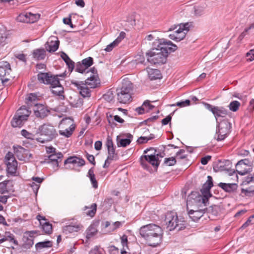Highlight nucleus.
<instances>
[{"mask_svg": "<svg viewBox=\"0 0 254 254\" xmlns=\"http://www.w3.org/2000/svg\"><path fill=\"white\" fill-rule=\"evenodd\" d=\"M81 63L88 69V67H90L93 64V60L92 58L88 57L87 58L83 59Z\"/></svg>", "mask_w": 254, "mask_h": 254, "instance_id": "48", "label": "nucleus"}, {"mask_svg": "<svg viewBox=\"0 0 254 254\" xmlns=\"http://www.w3.org/2000/svg\"><path fill=\"white\" fill-rule=\"evenodd\" d=\"M241 104L238 101H233L228 105L229 109L230 111L235 112H237L240 107Z\"/></svg>", "mask_w": 254, "mask_h": 254, "instance_id": "41", "label": "nucleus"}, {"mask_svg": "<svg viewBox=\"0 0 254 254\" xmlns=\"http://www.w3.org/2000/svg\"><path fill=\"white\" fill-rule=\"evenodd\" d=\"M148 141V139L147 137L145 136H141L138 138L137 140V142L139 144H142L147 142Z\"/></svg>", "mask_w": 254, "mask_h": 254, "instance_id": "57", "label": "nucleus"}, {"mask_svg": "<svg viewBox=\"0 0 254 254\" xmlns=\"http://www.w3.org/2000/svg\"><path fill=\"white\" fill-rule=\"evenodd\" d=\"M117 45H118L116 43V42L113 41L106 47L105 50L107 52H110L114 47H116Z\"/></svg>", "mask_w": 254, "mask_h": 254, "instance_id": "54", "label": "nucleus"}, {"mask_svg": "<svg viewBox=\"0 0 254 254\" xmlns=\"http://www.w3.org/2000/svg\"><path fill=\"white\" fill-rule=\"evenodd\" d=\"M4 237L8 238L7 241L13 242L15 245H18V242L14 239V236L12 234H11L10 232H6L5 236Z\"/></svg>", "mask_w": 254, "mask_h": 254, "instance_id": "52", "label": "nucleus"}, {"mask_svg": "<svg viewBox=\"0 0 254 254\" xmlns=\"http://www.w3.org/2000/svg\"><path fill=\"white\" fill-rule=\"evenodd\" d=\"M9 181H4L0 183V193L5 194L8 192L7 189V184Z\"/></svg>", "mask_w": 254, "mask_h": 254, "instance_id": "46", "label": "nucleus"}, {"mask_svg": "<svg viewBox=\"0 0 254 254\" xmlns=\"http://www.w3.org/2000/svg\"><path fill=\"white\" fill-rule=\"evenodd\" d=\"M206 7V5L205 4L194 6L193 10L194 15L196 16L202 15L204 13Z\"/></svg>", "mask_w": 254, "mask_h": 254, "instance_id": "39", "label": "nucleus"}, {"mask_svg": "<svg viewBox=\"0 0 254 254\" xmlns=\"http://www.w3.org/2000/svg\"><path fill=\"white\" fill-rule=\"evenodd\" d=\"M81 228L80 224L69 225L63 227V230L66 233L78 232Z\"/></svg>", "mask_w": 254, "mask_h": 254, "instance_id": "32", "label": "nucleus"}, {"mask_svg": "<svg viewBox=\"0 0 254 254\" xmlns=\"http://www.w3.org/2000/svg\"><path fill=\"white\" fill-rule=\"evenodd\" d=\"M27 120L15 114L11 122V126L14 127H20Z\"/></svg>", "mask_w": 254, "mask_h": 254, "instance_id": "28", "label": "nucleus"}, {"mask_svg": "<svg viewBox=\"0 0 254 254\" xmlns=\"http://www.w3.org/2000/svg\"><path fill=\"white\" fill-rule=\"evenodd\" d=\"M176 159L175 157H172L166 158L164 160V163L167 166H171L174 165L176 163Z\"/></svg>", "mask_w": 254, "mask_h": 254, "instance_id": "50", "label": "nucleus"}, {"mask_svg": "<svg viewBox=\"0 0 254 254\" xmlns=\"http://www.w3.org/2000/svg\"><path fill=\"white\" fill-rule=\"evenodd\" d=\"M121 243L123 247L127 246V237L126 235H124L121 238Z\"/></svg>", "mask_w": 254, "mask_h": 254, "instance_id": "58", "label": "nucleus"}, {"mask_svg": "<svg viewBox=\"0 0 254 254\" xmlns=\"http://www.w3.org/2000/svg\"><path fill=\"white\" fill-rule=\"evenodd\" d=\"M87 209H90V210L86 212V214L92 217L95 215L96 213L97 210V204L96 203H93L90 207L86 206H85L84 210H86Z\"/></svg>", "mask_w": 254, "mask_h": 254, "instance_id": "40", "label": "nucleus"}, {"mask_svg": "<svg viewBox=\"0 0 254 254\" xmlns=\"http://www.w3.org/2000/svg\"><path fill=\"white\" fill-rule=\"evenodd\" d=\"M189 23L181 24L178 25H173L170 27L168 31H175V32L169 35V37L176 42H179L183 40L189 31Z\"/></svg>", "mask_w": 254, "mask_h": 254, "instance_id": "8", "label": "nucleus"}, {"mask_svg": "<svg viewBox=\"0 0 254 254\" xmlns=\"http://www.w3.org/2000/svg\"><path fill=\"white\" fill-rule=\"evenodd\" d=\"M75 70L76 71L81 73L83 72L88 73L89 72V70L80 62H78L76 64Z\"/></svg>", "mask_w": 254, "mask_h": 254, "instance_id": "44", "label": "nucleus"}, {"mask_svg": "<svg viewBox=\"0 0 254 254\" xmlns=\"http://www.w3.org/2000/svg\"><path fill=\"white\" fill-rule=\"evenodd\" d=\"M150 151H153L152 153L148 154V155H142L140 158V164L142 166L146 169L147 167V162L151 164L153 166L158 167L160 161L159 160V154H156V150L153 147L147 148L144 150L143 153L147 154Z\"/></svg>", "mask_w": 254, "mask_h": 254, "instance_id": "7", "label": "nucleus"}, {"mask_svg": "<svg viewBox=\"0 0 254 254\" xmlns=\"http://www.w3.org/2000/svg\"><path fill=\"white\" fill-rule=\"evenodd\" d=\"M63 22L66 25H69L71 28L73 27V25L71 22V19L70 17L64 18L63 19Z\"/></svg>", "mask_w": 254, "mask_h": 254, "instance_id": "59", "label": "nucleus"}, {"mask_svg": "<svg viewBox=\"0 0 254 254\" xmlns=\"http://www.w3.org/2000/svg\"><path fill=\"white\" fill-rule=\"evenodd\" d=\"M171 117L170 116H167L165 118L163 119L162 120V124L163 125H167L169 122H171Z\"/></svg>", "mask_w": 254, "mask_h": 254, "instance_id": "61", "label": "nucleus"}, {"mask_svg": "<svg viewBox=\"0 0 254 254\" xmlns=\"http://www.w3.org/2000/svg\"><path fill=\"white\" fill-rule=\"evenodd\" d=\"M63 157V155L60 152L52 154L48 156V158L45 159V162L51 163L54 167H56L58 168L59 167V164L62 161Z\"/></svg>", "mask_w": 254, "mask_h": 254, "instance_id": "18", "label": "nucleus"}, {"mask_svg": "<svg viewBox=\"0 0 254 254\" xmlns=\"http://www.w3.org/2000/svg\"><path fill=\"white\" fill-rule=\"evenodd\" d=\"M220 207L216 205H212L205 209V211L214 216H218L220 214Z\"/></svg>", "mask_w": 254, "mask_h": 254, "instance_id": "33", "label": "nucleus"}, {"mask_svg": "<svg viewBox=\"0 0 254 254\" xmlns=\"http://www.w3.org/2000/svg\"><path fill=\"white\" fill-rule=\"evenodd\" d=\"M5 159L7 173L11 175L14 174L17 170V162L13 154L11 152H8L5 157Z\"/></svg>", "mask_w": 254, "mask_h": 254, "instance_id": "13", "label": "nucleus"}, {"mask_svg": "<svg viewBox=\"0 0 254 254\" xmlns=\"http://www.w3.org/2000/svg\"><path fill=\"white\" fill-rule=\"evenodd\" d=\"M58 75H52L49 73L39 72L37 75L38 81L45 84H50L52 93L57 96H62L64 87L61 84Z\"/></svg>", "mask_w": 254, "mask_h": 254, "instance_id": "4", "label": "nucleus"}, {"mask_svg": "<svg viewBox=\"0 0 254 254\" xmlns=\"http://www.w3.org/2000/svg\"><path fill=\"white\" fill-rule=\"evenodd\" d=\"M86 157L89 162L94 165H95V157L93 155H90L87 153Z\"/></svg>", "mask_w": 254, "mask_h": 254, "instance_id": "56", "label": "nucleus"}, {"mask_svg": "<svg viewBox=\"0 0 254 254\" xmlns=\"http://www.w3.org/2000/svg\"><path fill=\"white\" fill-rule=\"evenodd\" d=\"M190 100H186L185 101H182L180 102H177L176 104L171 105V106H177L180 107H185L186 106H190Z\"/></svg>", "mask_w": 254, "mask_h": 254, "instance_id": "49", "label": "nucleus"}, {"mask_svg": "<svg viewBox=\"0 0 254 254\" xmlns=\"http://www.w3.org/2000/svg\"><path fill=\"white\" fill-rule=\"evenodd\" d=\"M185 150L184 149H180L178 152L176 153V157L178 160L183 159L186 158V155H184Z\"/></svg>", "mask_w": 254, "mask_h": 254, "instance_id": "53", "label": "nucleus"}, {"mask_svg": "<svg viewBox=\"0 0 254 254\" xmlns=\"http://www.w3.org/2000/svg\"><path fill=\"white\" fill-rule=\"evenodd\" d=\"M85 161L82 158L73 156L67 158L64 162V164H76L78 166L81 167L85 165Z\"/></svg>", "mask_w": 254, "mask_h": 254, "instance_id": "23", "label": "nucleus"}, {"mask_svg": "<svg viewBox=\"0 0 254 254\" xmlns=\"http://www.w3.org/2000/svg\"><path fill=\"white\" fill-rule=\"evenodd\" d=\"M30 114L31 111L24 106L21 107L16 112V114L18 115L19 117H21V118L26 120Z\"/></svg>", "mask_w": 254, "mask_h": 254, "instance_id": "29", "label": "nucleus"}, {"mask_svg": "<svg viewBox=\"0 0 254 254\" xmlns=\"http://www.w3.org/2000/svg\"><path fill=\"white\" fill-rule=\"evenodd\" d=\"M33 111L35 116L41 119L45 118L50 113V111L42 104H35Z\"/></svg>", "mask_w": 254, "mask_h": 254, "instance_id": "19", "label": "nucleus"}, {"mask_svg": "<svg viewBox=\"0 0 254 254\" xmlns=\"http://www.w3.org/2000/svg\"><path fill=\"white\" fill-rule=\"evenodd\" d=\"M15 57L19 59V60L23 61V62H26V59L25 58V56L23 54H18L15 55Z\"/></svg>", "mask_w": 254, "mask_h": 254, "instance_id": "62", "label": "nucleus"}, {"mask_svg": "<svg viewBox=\"0 0 254 254\" xmlns=\"http://www.w3.org/2000/svg\"><path fill=\"white\" fill-rule=\"evenodd\" d=\"M139 233L150 246L155 247L161 243L163 232L162 228L157 225H144L140 228Z\"/></svg>", "mask_w": 254, "mask_h": 254, "instance_id": "2", "label": "nucleus"}, {"mask_svg": "<svg viewBox=\"0 0 254 254\" xmlns=\"http://www.w3.org/2000/svg\"><path fill=\"white\" fill-rule=\"evenodd\" d=\"M14 150L15 155L20 160H24L28 155L30 157L31 156V154L29 153L28 150L21 146H18L17 147H14Z\"/></svg>", "mask_w": 254, "mask_h": 254, "instance_id": "22", "label": "nucleus"}, {"mask_svg": "<svg viewBox=\"0 0 254 254\" xmlns=\"http://www.w3.org/2000/svg\"><path fill=\"white\" fill-rule=\"evenodd\" d=\"M127 138H122L118 142V146L126 147L129 145L133 138V136L130 133L126 135Z\"/></svg>", "mask_w": 254, "mask_h": 254, "instance_id": "30", "label": "nucleus"}, {"mask_svg": "<svg viewBox=\"0 0 254 254\" xmlns=\"http://www.w3.org/2000/svg\"><path fill=\"white\" fill-rule=\"evenodd\" d=\"M2 194H0V202L5 204L6 203L8 198L9 197V195H2Z\"/></svg>", "mask_w": 254, "mask_h": 254, "instance_id": "60", "label": "nucleus"}, {"mask_svg": "<svg viewBox=\"0 0 254 254\" xmlns=\"http://www.w3.org/2000/svg\"><path fill=\"white\" fill-rule=\"evenodd\" d=\"M91 72L93 73L92 76L88 77L85 81L84 83L86 84L90 88H96L98 84H100L98 78L95 74H97V71L95 67L91 69Z\"/></svg>", "mask_w": 254, "mask_h": 254, "instance_id": "20", "label": "nucleus"}, {"mask_svg": "<svg viewBox=\"0 0 254 254\" xmlns=\"http://www.w3.org/2000/svg\"><path fill=\"white\" fill-rule=\"evenodd\" d=\"M37 99V96L33 93H30L28 95V97L26 98V103L29 106H32V103H33V104L35 105L36 103H35V102L36 101Z\"/></svg>", "mask_w": 254, "mask_h": 254, "instance_id": "45", "label": "nucleus"}, {"mask_svg": "<svg viewBox=\"0 0 254 254\" xmlns=\"http://www.w3.org/2000/svg\"><path fill=\"white\" fill-rule=\"evenodd\" d=\"M36 231H27L25 233L24 236V243L23 245L24 248L30 249L34 244L33 236L34 234H37Z\"/></svg>", "mask_w": 254, "mask_h": 254, "instance_id": "21", "label": "nucleus"}, {"mask_svg": "<svg viewBox=\"0 0 254 254\" xmlns=\"http://www.w3.org/2000/svg\"><path fill=\"white\" fill-rule=\"evenodd\" d=\"M40 17L38 13L33 14L31 12L21 13L18 16V20L25 23H34L37 21Z\"/></svg>", "mask_w": 254, "mask_h": 254, "instance_id": "16", "label": "nucleus"}, {"mask_svg": "<svg viewBox=\"0 0 254 254\" xmlns=\"http://www.w3.org/2000/svg\"><path fill=\"white\" fill-rule=\"evenodd\" d=\"M43 231L46 234H51L52 232V225L49 222L45 221L41 225Z\"/></svg>", "mask_w": 254, "mask_h": 254, "instance_id": "43", "label": "nucleus"}, {"mask_svg": "<svg viewBox=\"0 0 254 254\" xmlns=\"http://www.w3.org/2000/svg\"><path fill=\"white\" fill-rule=\"evenodd\" d=\"M165 222L170 231L177 229L178 231L184 229L185 226L182 224V221L178 220V216L175 212H167L165 215Z\"/></svg>", "mask_w": 254, "mask_h": 254, "instance_id": "9", "label": "nucleus"}, {"mask_svg": "<svg viewBox=\"0 0 254 254\" xmlns=\"http://www.w3.org/2000/svg\"><path fill=\"white\" fill-rule=\"evenodd\" d=\"M102 143L101 141H97L94 144L95 149L96 150H100L101 149Z\"/></svg>", "mask_w": 254, "mask_h": 254, "instance_id": "64", "label": "nucleus"}, {"mask_svg": "<svg viewBox=\"0 0 254 254\" xmlns=\"http://www.w3.org/2000/svg\"><path fill=\"white\" fill-rule=\"evenodd\" d=\"M61 58L65 62L68 66L69 71H72L74 67V63L69 58V57L64 53L63 52L61 54Z\"/></svg>", "mask_w": 254, "mask_h": 254, "instance_id": "31", "label": "nucleus"}, {"mask_svg": "<svg viewBox=\"0 0 254 254\" xmlns=\"http://www.w3.org/2000/svg\"><path fill=\"white\" fill-rule=\"evenodd\" d=\"M133 85L127 78L123 79L121 87L117 89V100L121 103L126 104L131 101Z\"/></svg>", "mask_w": 254, "mask_h": 254, "instance_id": "6", "label": "nucleus"}, {"mask_svg": "<svg viewBox=\"0 0 254 254\" xmlns=\"http://www.w3.org/2000/svg\"><path fill=\"white\" fill-rule=\"evenodd\" d=\"M74 129H75V125L73 124H72L70 126V127L68 128L65 129L64 130H60L59 133L61 135L64 136L66 137H69L72 134L73 131L74 130Z\"/></svg>", "mask_w": 254, "mask_h": 254, "instance_id": "38", "label": "nucleus"}, {"mask_svg": "<svg viewBox=\"0 0 254 254\" xmlns=\"http://www.w3.org/2000/svg\"><path fill=\"white\" fill-rule=\"evenodd\" d=\"M157 48H153L146 53L147 61L153 64H162L167 61L169 54L175 52L177 46L170 41L158 40Z\"/></svg>", "mask_w": 254, "mask_h": 254, "instance_id": "1", "label": "nucleus"}, {"mask_svg": "<svg viewBox=\"0 0 254 254\" xmlns=\"http://www.w3.org/2000/svg\"><path fill=\"white\" fill-rule=\"evenodd\" d=\"M215 138L218 141L224 140L229 134L231 128V124L227 120H223L217 125Z\"/></svg>", "mask_w": 254, "mask_h": 254, "instance_id": "10", "label": "nucleus"}, {"mask_svg": "<svg viewBox=\"0 0 254 254\" xmlns=\"http://www.w3.org/2000/svg\"><path fill=\"white\" fill-rule=\"evenodd\" d=\"M87 176L90 178L93 187L95 189H97L98 188V183L96 180L93 168H91L89 170Z\"/></svg>", "mask_w": 254, "mask_h": 254, "instance_id": "36", "label": "nucleus"}, {"mask_svg": "<svg viewBox=\"0 0 254 254\" xmlns=\"http://www.w3.org/2000/svg\"><path fill=\"white\" fill-rule=\"evenodd\" d=\"M106 145L108 149L107 157H108V159H110V160H117L118 158V154L115 152V148L111 137L108 136L107 138Z\"/></svg>", "mask_w": 254, "mask_h": 254, "instance_id": "17", "label": "nucleus"}, {"mask_svg": "<svg viewBox=\"0 0 254 254\" xmlns=\"http://www.w3.org/2000/svg\"><path fill=\"white\" fill-rule=\"evenodd\" d=\"M108 120L109 123L111 125V126L112 127H113V125L114 126L116 125V124L114 123V121H115L120 123H123L125 122L123 119L120 118L118 115H116L114 117V120L113 121H112L111 119H110L109 118V117H108Z\"/></svg>", "mask_w": 254, "mask_h": 254, "instance_id": "47", "label": "nucleus"}, {"mask_svg": "<svg viewBox=\"0 0 254 254\" xmlns=\"http://www.w3.org/2000/svg\"><path fill=\"white\" fill-rule=\"evenodd\" d=\"M213 169L215 172L226 171L229 172L230 175H232L235 173V171L230 169V167H225L224 165H222L221 163L215 166Z\"/></svg>", "mask_w": 254, "mask_h": 254, "instance_id": "34", "label": "nucleus"}, {"mask_svg": "<svg viewBox=\"0 0 254 254\" xmlns=\"http://www.w3.org/2000/svg\"><path fill=\"white\" fill-rule=\"evenodd\" d=\"M53 246L52 242L46 241L44 242H39L35 245V248L37 250H41L43 248H51Z\"/></svg>", "mask_w": 254, "mask_h": 254, "instance_id": "37", "label": "nucleus"}, {"mask_svg": "<svg viewBox=\"0 0 254 254\" xmlns=\"http://www.w3.org/2000/svg\"><path fill=\"white\" fill-rule=\"evenodd\" d=\"M218 186L222 188L224 190L227 192H232L237 189V185L235 183L226 184L224 183H220Z\"/></svg>", "mask_w": 254, "mask_h": 254, "instance_id": "25", "label": "nucleus"}, {"mask_svg": "<svg viewBox=\"0 0 254 254\" xmlns=\"http://www.w3.org/2000/svg\"><path fill=\"white\" fill-rule=\"evenodd\" d=\"M36 134L40 135L37 140L42 143L52 140L58 135L56 129L49 123L40 126L36 131Z\"/></svg>", "mask_w": 254, "mask_h": 254, "instance_id": "5", "label": "nucleus"}, {"mask_svg": "<svg viewBox=\"0 0 254 254\" xmlns=\"http://www.w3.org/2000/svg\"><path fill=\"white\" fill-rule=\"evenodd\" d=\"M211 156L209 155L206 156L201 159V163L203 165H206L208 162L211 159Z\"/></svg>", "mask_w": 254, "mask_h": 254, "instance_id": "55", "label": "nucleus"}, {"mask_svg": "<svg viewBox=\"0 0 254 254\" xmlns=\"http://www.w3.org/2000/svg\"><path fill=\"white\" fill-rule=\"evenodd\" d=\"M147 72L150 80H156L162 77L160 71L157 69L148 68Z\"/></svg>", "mask_w": 254, "mask_h": 254, "instance_id": "27", "label": "nucleus"}, {"mask_svg": "<svg viewBox=\"0 0 254 254\" xmlns=\"http://www.w3.org/2000/svg\"><path fill=\"white\" fill-rule=\"evenodd\" d=\"M97 232L98 231L95 225H91L86 230V238L87 239H90L95 236L97 234Z\"/></svg>", "mask_w": 254, "mask_h": 254, "instance_id": "35", "label": "nucleus"}, {"mask_svg": "<svg viewBox=\"0 0 254 254\" xmlns=\"http://www.w3.org/2000/svg\"><path fill=\"white\" fill-rule=\"evenodd\" d=\"M252 168L251 166L240 167L239 169L237 168V172L240 175L243 176L252 171Z\"/></svg>", "mask_w": 254, "mask_h": 254, "instance_id": "42", "label": "nucleus"}, {"mask_svg": "<svg viewBox=\"0 0 254 254\" xmlns=\"http://www.w3.org/2000/svg\"><path fill=\"white\" fill-rule=\"evenodd\" d=\"M212 186V178L211 176H208L207 182L203 184L200 190L201 194L197 192H192L189 196L190 198L192 199L193 203H195L197 206H206L208 204L209 198L212 196L210 190Z\"/></svg>", "mask_w": 254, "mask_h": 254, "instance_id": "3", "label": "nucleus"}, {"mask_svg": "<svg viewBox=\"0 0 254 254\" xmlns=\"http://www.w3.org/2000/svg\"><path fill=\"white\" fill-rule=\"evenodd\" d=\"M46 151L47 153L48 154H54L56 153V149L53 147H49L46 148Z\"/></svg>", "mask_w": 254, "mask_h": 254, "instance_id": "63", "label": "nucleus"}, {"mask_svg": "<svg viewBox=\"0 0 254 254\" xmlns=\"http://www.w3.org/2000/svg\"><path fill=\"white\" fill-rule=\"evenodd\" d=\"M203 105L213 114L217 122L219 117H225L229 113L228 110L223 107L214 106L207 103H203Z\"/></svg>", "mask_w": 254, "mask_h": 254, "instance_id": "12", "label": "nucleus"}, {"mask_svg": "<svg viewBox=\"0 0 254 254\" xmlns=\"http://www.w3.org/2000/svg\"><path fill=\"white\" fill-rule=\"evenodd\" d=\"M71 84L79 90V93L83 97H89L90 96V88L83 81L72 80Z\"/></svg>", "mask_w": 254, "mask_h": 254, "instance_id": "14", "label": "nucleus"}, {"mask_svg": "<svg viewBox=\"0 0 254 254\" xmlns=\"http://www.w3.org/2000/svg\"><path fill=\"white\" fill-rule=\"evenodd\" d=\"M59 45L60 41L59 40H52L50 42H47L45 45V47L47 51L52 53L58 50Z\"/></svg>", "mask_w": 254, "mask_h": 254, "instance_id": "24", "label": "nucleus"}, {"mask_svg": "<svg viewBox=\"0 0 254 254\" xmlns=\"http://www.w3.org/2000/svg\"><path fill=\"white\" fill-rule=\"evenodd\" d=\"M194 205L197 207L196 210H189L187 208L188 211V214L190 217L193 221H196L199 219L205 212V209H206V206H197L195 203H193Z\"/></svg>", "mask_w": 254, "mask_h": 254, "instance_id": "15", "label": "nucleus"}, {"mask_svg": "<svg viewBox=\"0 0 254 254\" xmlns=\"http://www.w3.org/2000/svg\"><path fill=\"white\" fill-rule=\"evenodd\" d=\"M33 57L36 60H43L46 57V51L44 49H37L33 51Z\"/></svg>", "mask_w": 254, "mask_h": 254, "instance_id": "26", "label": "nucleus"}, {"mask_svg": "<svg viewBox=\"0 0 254 254\" xmlns=\"http://www.w3.org/2000/svg\"><path fill=\"white\" fill-rule=\"evenodd\" d=\"M249 161L248 159H243L239 161L236 165L237 168L239 169L240 167H247Z\"/></svg>", "mask_w": 254, "mask_h": 254, "instance_id": "51", "label": "nucleus"}, {"mask_svg": "<svg viewBox=\"0 0 254 254\" xmlns=\"http://www.w3.org/2000/svg\"><path fill=\"white\" fill-rule=\"evenodd\" d=\"M11 72L10 64L7 61L0 60V80L3 84L10 80Z\"/></svg>", "mask_w": 254, "mask_h": 254, "instance_id": "11", "label": "nucleus"}]
</instances>
